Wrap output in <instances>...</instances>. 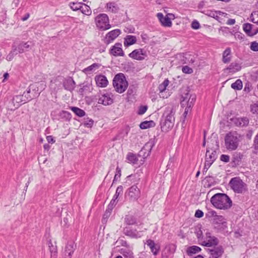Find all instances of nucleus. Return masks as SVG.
<instances>
[{"label": "nucleus", "mask_w": 258, "mask_h": 258, "mask_svg": "<svg viewBox=\"0 0 258 258\" xmlns=\"http://www.w3.org/2000/svg\"><path fill=\"white\" fill-rule=\"evenodd\" d=\"M211 202L216 208L226 210L232 206V201L225 194L218 193L214 195L211 199Z\"/></svg>", "instance_id": "obj_1"}, {"label": "nucleus", "mask_w": 258, "mask_h": 258, "mask_svg": "<svg viewBox=\"0 0 258 258\" xmlns=\"http://www.w3.org/2000/svg\"><path fill=\"white\" fill-rule=\"evenodd\" d=\"M241 140V136L237 132H229L225 137V148L229 151L235 150L238 148Z\"/></svg>", "instance_id": "obj_2"}, {"label": "nucleus", "mask_w": 258, "mask_h": 258, "mask_svg": "<svg viewBox=\"0 0 258 258\" xmlns=\"http://www.w3.org/2000/svg\"><path fill=\"white\" fill-rule=\"evenodd\" d=\"M112 84L114 90L118 93L125 92L128 86L125 76L122 73H118L115 75Z\"/></svg>", "instance_id": "obj_3"}, {"label": "nucleus", "mask_w": 258, "mask_h": 258, "mask_svg": "<svg viewBox=\"0 0 258 258\" xmlns=\"http://www.w3.org/2000/svg\"><path fill=\"white\" fill-rule=\"evenodd\" d=\"M96 27L101 31L108 30L111 28L108 15L104 13L98 14L94 19Z\"/></svg>", "instance_id": "obj_4"}, {"label": "nucleus", "mask_w": 258, "mask_h": 258, "mask_svg": "<svg viewBox=\"0 0 258 258\" xmlns=\"http://www.w3.org/2000/svg\"><path fill=\"white\" fill-rule=\"evenodd\" d=\"M231 188L237 193L242 194L247 190V185L239 177L232 178L229 183Z\"/></svg>", "instance_id": "obj_5"}, {"label": "nucleus", "mask_w": 258, "mask_h": 258, "mask_svg": "<svg viewBox=\"0 0 258 258\" xmlns=\"http://www.w3.org/2000/svg\"><path fill=\"white\" fill-rule=\"evenodd\" d=\"M209 214L210 216L213 217V224L215 228L224 230L227 227V222L223 216L218 215L214 211L209 212Z\"/></svg>", "instance_id": "obj_6"}, {"label": "nucleus", "mask_w": 258, "mask_h": 258, "mask_svg": "<svg viewBox=\"0 0 258 258\" xmlns=\"http://www.w3.org/2000/svg\"><path fill=\"white\" fill-rule=\"evenodd\" d=\"M175 108L172 104H169L165 107L164 112L162 116V118L168 120H170L173 122L175 121L174 115L175 113Z\"/></svg>", "instance_id": "obj_7"}, {"label": "nucleus", "mask_w": 258, "mask_h": 258, "mask_svg": "<svg viewBox=\"0 0 258 258\" xmlns=\"http://www.w3.org/2000/svg\"><path fill=\"white\" fill-rule=\"evenodd\" d=\"M207 252L209 254V258H219L222 256L224 252L222 246H214L212 248H207Z\"/></svg>", "instance_id": "obj_8"}, {"label": "nucleus", "mask_w": 258, "mask_h": 258, "mask_svg": "<svg viewBox=\"0 0 258 258\" xmlns=\"http://www.w3.org/2000/svg\"><path fill=\"white\" fill-rule=\"evenodd\" d=\"M126 194L131 201H137L140 197V190L137 185H134L128 189Z\"/></svg>", "instance_id": "obj_9"}, {"label": "nucleus", "mask_w": 258, "mask_h": 258, "mask_svg": "<svg viewBox=\"0 0 258 258\" xmlns=\"http://www.w3.org/2000/svg\"><path fill=\"white\" fill-rule=\"evenodd\" d=\"M121 33L120 29H116L107 33L103 40L104 43L109 44L117 38Z\"/></svg>", "instance_id": "obj_10"}, {"label": "nucleus", "mask_w": 258, "mask_h": 258, "mask_svg": "<svg viewBox=\"0 0 258 258\" xmlns=\"http://www.w3.org/2000/svg\"><path fill=\"white\" fill-rule=\"evenodd\" d=\"M169 16L174 17L172 14H168L166 16H164L162 13H158L157 14V17L162 25L164 27H170L172 25V22L170 20L171 17Z\"/></svg>", "instance_id": "obj_11"}, {"label": "nucleus", "mask_w": 258, "mask_h": 258, "mask_svg": "<svg viewBox=\"0 0 258 258\" xmlns=\"http://www.w3.org/2000/svg\"><path fill=\"white\" fill-rule=\"evenodd\" d=\"M130 57L138 60L144 59L145 56V51L143 49H137L133 50L128 54Z\"/></svg>", "instance_id": "obj_12"}, {"label": "nucleus", "mask_w": 258, "mask_h": 258, "mask_svg": "<svg viewBox=\"0 0 258 258\" xmlns=\"http://www.w3.org/2000/svg\"><path fill=\"white\" fill-rule=\"evenodd\" d=\"M121 46L122 45L120 43H116L110 49V53L115 56H124V53Z\"/></svg>", "instance_id": "obj_13"}, {"label": "nucleus", "mask_w": 258, "mask_h": 258, "mask_svg": "<svg viewBox=\"0 0 258 258\" xmlns=\"http://www.w3.org/2000/svg\"><path fill=\"white\" fill-rule=\"evenodd\" d=\"M112 95L110 93H105L102 94L99 99L98 103L102 104L104 105H108L113 103V99L112 98Z\"/></svg>", "instance_id": "obj_14"}, {"label": "nucleus", "mask_w": 258, "mask_h": 258, "mask_svg": "<svg viewBox=\"0 0 258 258\" xmlns=\"http://www.w3.org/2000/svg\"><path fill=\"white\" fill-rule=\"evenodd\" d=\"M174 122L166 119L163 118H161L160 121L161 128L162 132H167L169 130H171L174 125Z\"/></svg>", "instance_id": "obj_15"}, {"label": "nucleus", "mask_w": 258, "mask_h": 258, "mask_svg": "<svg viewBox=\"0 0 258 258\" xmlns=\"http://www.w3.org/2000/svg\"><path fill=\"white\" fill-rule=\"evenodd\" d=\"M217 158L216 152L212 150L211 152L209 149H207L205 158V164L208 163L210 166L213 163Z\"/></svg>", "instance_id": "obj_16"}, {"label": "nucleus", "mask_w": 258, "mask_h": 258, "mask_svg": "<svg viewBox=\"0 0 258 258\" xmlns=\"http://www.w3.org/2000/svg\"><path fill=\"white\" fill-rule=\"evenodd\" d=\"M76 83L72 78L69 77L64 79L63 86L64 88L70 92H72L75 88Z\"/></svg>", "instance_id": "obj_17"}, {"label": "nucleus", "mask_w": 258, "mask_h": 258, "mask_svg": "<svg viewBox=\"0 0 258 258\" xmlns=\"http://www.w3.org/2000/svg\"><path fill=\"white\" fill-rule=\"evenodd\" d=\"M241 69V66L239 63L232 62L228 67L224 69V72L228 73H235L239 71Z\"/></svg>", "instance_id": "obj_18"}, {"label": "nucleus", "mask_w": 258, "mask_h": 258, "mask_svg": "<svg viewBox=\"0 0 258 258\" xmlns=\"http://www.w3.org/2000/svg\"><path fill=\"white\" fill-rule=\"evenodd\" d=\"M146 244L150 247L151 251L154 255L158 254L160 250L159 245L156 244L154 241L151 239H148L146 241Z\"/></svg>", "instance_id": "obj_19"}, {"label": "nucleus", "mask_w": 258, "mask_h": 258, "mask_svg": "<svg viewBox=\"0 0 258 258\" xmlns=\"http://www.w3.org/2000/svg\"><path fill=\"white\" fill-rule=\"evenodd\" d=\"M233 121L236 126L239 127L246 126L249 123V119L246 117L235 118Z\"/></svg>", "instance_id": "obj_20"}, {"label": "nucleus", "mask_w": 258, "mask_h": 258, "mask_svg": "<svg viewBox=\"0 0 258 258\" xmlns=\"http://www.w3.org/2000/svg\"><path fill=\"white\" fill-rule=\"evenodd\" d=\"M31 99V97H26V94L16 95L13 98V102L18 104H24Z\"/></svg>", "instance_id": "obj_21"}, {"label": "nucleus", "mask_w": 258, "mask_h": 258, "mask_svg": "<svg viewBox=\"0 0 258 258\" xmlns=\"http://www.w3.org/2000/svg\"><path fill=\"white\" fill-rule=\"evenodd\" d=\"M95 81L97 85L100 87H105L108 84L106 77L103 75H99L95 77Z\"/></svg>", "instance_id": "obj_22"}, {"label": "nucleus", "mask_w": 258, "mask_h": 258, "mask_svg": "<svg viewBox=\"0 0 258 258\" xmlns=\"http://www.w3.org/2000/svg\"><path fill=\"white\" fill-rule=\"evenodd\" d=\"M232 58L231 50L230 47H227L222 53V61L224 63H229Z\"/></svg>", "instance_id": "obj_23"}, {"label": "nucleus", "mask_w": 258, "mask_h": 258, "mask_svg": "<svg viewBox=\"0 0 258 258\" xmlns=\"http://www.w3.org/2000/svg\"><path fill=\"white\" fill-rule=\"evenodd\" d=\"M123 233L125 235L132 238H138L141 237L139 232L136 229H131L126 227L123 229Z\"/></svg>", "instance_id": "obj_24"}, {"label": "nucleus", "mask_w": 258, "mask_h": 258, "mask_svg": "<svg viewBox=\"0 0 258 258\" xmlns=\"http://www.w3.org/2000/svg\"><path fill=\"white\" fill-rule=\"evenodd\" d=\"M253 26L254 25L251 24L245 23L243 25V29L248 36H252L258 33V30H256L254 32L251 33Z\"/></svg>", "instance_id": "obj_25"}, {"label": "nucleus", "mask_w": 258, "mask_h": 258, "mask_svg": "<svg viewBox=\"0 0 258 258\" xmlns=\"http://www.w3.org/2000/svg\"><path fill=\"white\" fill-rule=\"evenodd\" d=\"M31 48L29 42H21L18 46V51L20 53H23L25 51H28Z\"/></svg>", "instance_id": "obj_26"}, {"label": "nucleus", "mask_w": 258, "mask_h": 258, "mask_svg": "<svg viewBox=\"0 0 258 258\" xmlns=\"http://www.w3.org/2000/svg\"><path fill=\"white\" fill-rule=\"evenodd\" d=\"M137 42V38L135 36L127 35L124 38V45L125 46H128L132 45Z\"/></svg>", "instance_id": "obj_27"}, {"label": "nucleus", "mask_w": 258, "mask_h": 258, "mask_svg": "<svg viewBox=\"0 0 258 258\" xmlns=\"http://www.w3.org/2000/svg\"><path fill=\"white\" fill-rule=\"evenodd\" d=\"M201 248L196 245H192L189 246L186 249V253L188 256H191L194 254L200 252L201 251Z\"/></svg>", "instance_id": "obj_28"}, {"label": "nucleus", "mask_w": 258, "mask_h": 258, "mask_svg": "<svg viewBox=\"0 0 258 258\" xmlns=\"http://www.w3.org/2000/svg\"><path fill=\"white\" fill-rule=\"evenodd\" d=\"M106 8L107 11L111 12L113 13H116L118 11L117 5L114 2H109L106 4Z\"/></svg>", "instance_id": "obj_29"}, {"label": "nucleus", "mask_w": 258, "mask_h": 258, "mask_svg": "<svg viewBox=\"0 0 258 258\" xmlns=\"http://www.w3.org/2000/svg\"><path fill=\"white\" fill-rule=\"evenodd\" d=\"M74 248L73 244H68L64 251V258H71L72 254L74 251Z\"/></svg>", "instance_id": "obj_30"}, {"label": "nucleus", "mask_w": 258, "mask_h": 258, "mask_svg": "<svg viewBox=\"0 0 258 258\" xmlns=\"http://www.w3.org/2000/svg\"><path fill=\"white\" fill-rule=\"evenodd\" d=\"M206 237L208 239L207 241L211 244V247L218 245L219 243L218 239L216 237L211 236L210 233H206Z\"/></svg>", "instance_id": "obj_31"}, {"label": "nucleus", "mask_w": 258, "mask_h": 258, "mask_svg": "<svg viewBox=\"0 0 258 258\" xmlns=\"http://www.w3.org/2000/svg\"><path fill=\"white\" fill-rule=\"evenodd\" d=\"M126 160L128 162L133 164H135L138 161L137 155L133 153H128L126 156Z\"/></svg>", "instance_id": "obj_32"}, {"label": "nucleus", "mask_w": 258, "mask_h": 258, "mask_svg": "<svg viewBox=\"0 0 258 258\" xmlns=\"http://www.w3.org/2000/svg\"><path fill=\"white\" fill-rule=\"evenodd\" d=\"M155 126V123L153 120L144 121L141 122L140 124V127L141 129H147L151 127Z\"/></svg>", "instance_id": "obj_33"}, {"label": "nucleus", "mask_w": 258, "mask_h": 258, "mask_svg": "<svg viewBox=\"0 0 258 258\" xmlns=\"http://www.w3.org/2000/svg\"><path fill=\"white\" fill-rule=\"evenodd\" d=\"M242 158V154L240 153H235L232 157V162L235 165H239Z\"/></svg>", "instance_id": "obj_34"}, {"label": "nucleus", "mask_w": 258, "mask_h": 258, "mask_svg": "<svg viewBox=\"0 0 258 258\" xmlns=\"http://www.w3.org/2000/svg\"><path fill=\"white\" fill-rule=\"evenodd\" d=\"M121 253L123 255L124 258H134L133 252L128 248L121 249Z\"/></svg>", "instance_id": "obj_35"}, {"label": "nucleus", "mask_w": 258, "mask_h": 258, "mask_svg": "<svg viewBox=\"0 0 258 258\" xmlns=\"http://www.w3.org/2000/svg\"><path fill=\"white\" fill-rule=\"evenodd\" d=\"M80 10L84 15L87 16H90L91 15L92 11L90 7L85 4H83Z\"/></svg>", "instance_id": "obj_36"}, {"label": "nucleus", "mask_w": 258, "mask_h": 258, "mask_svg": "<svg viewBox=\"0 0 258 258\" xmlns=\"http://www.w3.org/2000/svg\"><path fill=\"white\" fill-rule=\"evenodd\" d=\"M192 95L189 94L188 93H185L184 95H182L180 101V104L181 107H184L187 104V102L188 100L189 97H191Z\"/></svg>", "instance_id": "obj_37"}, {"label": "nucleus", "mask_w": 258, "mask_h": 258, "mask_svg": "<svg viewBox=\"0 0 258 258\" xmlns=\"http://www.w3.org/2000/svg\"><path fill=\"white\" fill-rule=\"evenodd\" d=\"M48 246L49 247L50 252H51V257L56 258L57 252L56 246H53L50 240L48 242Z\"/></svg>", "instance_id": "obj_38"}, {"label": "nucleus", "mask_w": 258, "mask_h": 258, "mask_svg": "<svg viewBox=\"0 0 258 258\" xmlns=\"http://www.w3.org/2000/svg\"><path fill=\"white\" fill-rule=\"evenodd\" d=\"M242 82L240 79L237 80L234 83H232L231 87L232 89L236 90H240L242 88Z\"/></svg>", "instance_id": "obj_39"}, {"label": "nucleus", "mask_w": 258, "mask_h": 258, "mask_svg": "<svg viewBox=\"0 0 258 258\" xmlns=\"http://www.w3.org/2000/svg\"><path fill=\"white\" fill-rule=\"evenodd\" d=\"M83 4L82 3L79 2H71L69 6L73 11H77L81 10Z\"/></svg>", "instance_id": "obj_40"}, {"label": "nucleus", "mask_w": 258, "mask_h": 258, "mask_svg": "<svg viewBox=\"0 0 258 258\" xmlns=\"http://www.w3.org/2000/svg\"><path fill=\"white\" fill-rule=\"evenodd\" d=\"M125 222L128 225H134L136 223V218L132 215H126L125 218Z\"/></svg>", "instance_id": "obj_41"}, {"label": "nucleus", "mask_w": 258, "mask_h": 258, "mask_svg": "<svg viewBox=\"0 0 258 258\" xmlns=\"http://www.w3.org/2000/svg\"><path fill=\"white\" fill-rule=\"evenodd\" d=\"M71 110L79 117H83L85 115V112L78 107H72Z\"/></svg>", "instance_id": "obj_42"}, {"label": "nucleus", "mask_w": 258, "mask_h": 258, "mask_svg": "<svg viewBox=\"0 0 258 258\" xmlns=\"http://www.w3.org/2000/svg\"><path fill=\"white\" fill-rule=\"evenodd\" d=\"M196 97L195 95H192L191 97H189L188 100L187 102V104L185 107L189 108V109L191 110V108L194 106V104L196 101Z\"/></svg>", "instance_id": "obj_43"}, {"label": "nucleus", "mask_w": 258, "mask_h": 258, "mask_svg": "<svg viewBox=\"0 0 258 258\" xmlns=\"http://www.w3.org/2000/svg\"><path fill=\"white\" fill-rule=\"evenodd\" d=\"M169 80L168 79H165L162 83L159 85L158 89L160 93L164 92L166 90V87L169 85Z\"/></svg>", "instance_id": "obj_44"}, {"label": "nucleus", "mask_w": 258, "mask_h": 258, "mask_svg": "<svg viewBox=\"0 0 258 258\" xmlns=\"http://www.w3.org/2000/svg\"><path fill=\"white\" fill-rule=\"evenodd\" d=\"M153 146V144L152 142L147 143V144H145V146L142 148L141 151L140 152V153H141L144 151L148 150L149 151V152L147 154V156H148L149 154V153L151 152V150Z\"/></svg>", "instance_id": "obj_45"}, {"label": "nucleus", "mask_w": 258, "mask_h": 258, "mask_svg": "<svg viewBox=\"0 0 258 258\" xmlns=\"http://www.w3.org/2000/svg\"><path fill=\"white\" fill-rule=\"evenodd\" d=\"M100 66V64L94 63L91 64V66H89L88 67L85 68L84 70V72H89L93 71V70L98 69Z\"/></svg>", "instance_id": "obj_46"}, {"label": "nucleus", "mask_w": 258, "mask_h": 258, "mask_svg": "<svg viewBox=\"0 0 258 258\" xmlns=\"http://www.w3.org/2000/svg\"><path fill=\"white\" fill-rule=\"evenodd\" d=\"M122 192H123V187L121 185H119V186H118L117 187L116 191H115V194L114 195L113 198L117 200L118 196H119V195L122 194Z\"/></svg>", "instance_id": "obj_47"}, {"label": "nucleus", "mask_w": 258, "mask_h": 258, "mask_svg": "<svg viewBox=\"0 0 258 258\" xmlns=\"http://www.w3.org/2000/svg\"><path fill=\"white\" fill-rule=\"evenodd\" d=\"M121 176V169L117 166L116 169V173L114 176L113 180V183H115V182L118 180V178H120Z\"/></svg>", "instance_id": "obj_48"}, {"label": "nucleus", "mask_w": 258, "mask_h": 258, "mask_svg": "<svg viewBox=\"0 0 258 258\" xmlns=\"http://www.w3.org/2000/svg\"><path fill=\"white\" fill-rule=\"evenodd\" d=\"M250 20L253 23H258V14L254 13H252L250 16Z\"/></svg>", "instance_id": "obj_49"}, {"label": "nucleus", "mask_w": 258, "mask_h": 258, "mask_svg": "<svg viewBox=\"0 0 258 258\" xmlns=\"http://www.w3.org/2000/svg\"><path fill=\"white\" fill-rule=\"evenodd\" d=\"M250 48L253 51H258V42L256 41L252 42L250 44Z\"/></svg>", "instance_id": "obj_50"}, {"label": "nucleus", "mask_w": 258, "mask_h": 258, "mask_svg": "<svg viewBox=\"0 0 258 258\" xmlns=\"http://www.w3.org/2000/svg\"><path fill=\"white\" fill-rule=\"evenodd\" d=\"M233 35L236 39L240 40H244V35L240 32H235Z\"/></svg>", "instance_id": "obj_51"}, {"label": "nucleus", "mask_w": 258, "mask_h": 258, "mask_svg": "<svg viewBox=\"0 0 258 258\" xmlns=\"http://www.w3.org/2000/svg\"><path fill=\"white\" fill-rule=\"evenodd\" d=\"M250 109L253 113L258 114V102L251 105Z\"/></svg>", "instance_id": "obj_52"}, {"label": "nucleus", "mask_w": 258, "mask_h": 258, "mask_svg": "<svg viewBox=\"0 0 258 258\" xmlns=\"http://www.w3.org/2000/svg\"><path fill=\"white\" fill-rule=\"evenodd\" d=\"M94 121L92 119L88 118L86 120L84 121V124L85 126L88 127H91L93 125Z\"/></svg>", "instance_id": "obj_53"}, {"label": "nucleus", "mask_w": 258, "mask_h": 258, "mask_svg": "<svg viewBox=\"0 0 258 258\" xmlns=\"http://www.w3.org/2000/svg\"><path fill=\"white\" fill-rule=\"evenodd\" d=\"M182 71L184 73L189 74L193 72L192 69L186 66L182 67Z\"/></svg>", "instance_id": "obj_54"}, {"label": "nucleus", "mask_w": 258, "mask_h": 258, "mask_svg": "<svg viewBox=\"0 0 258 258\" xmlns=\"http://www.w3.org/2000/svg\"><path fill=\"white\" fill-rule=\"evenodd\" d=\"M147 106H141L140 107L138 110V114L140 115H142L144 114L147 110Z\"/></svg>", "instance_id": "obj_55"}, {"label": "nucleus", "mask_w": 258, "mask_h": 258, "mask_svg": "<svg viewBox=\"0 0 258 258\" xmlns=\"http://www.w3.org/2000/svg\"><path fill=\"white\" fill-rule=\"evenodd\" d=\"M230 157L228 155L222 154L220 157V160L224 162H228Z\"/></svg>", "instance_id": "obj_56"}, {"label": "nucleus", "mask_w": 258, "mask_h": 258, "mask_svg": "<svg viewBox=\"0 0 258 258\" xmlns=\"http://www.w3.org/2000/svg\"><path fill=\"white\" fill-rule=\"evenodd\" d=\"M89 87H90V85H84V84H83L82 87H81L79 89V92L80 93L82 94L84 91L88 90V89H89Z\"/></svg>", "instance_id": "obj_57"}, {"label": "nucleus", "mask_w": 258, "mask_h": 258, "mask_svg": "<svg viewBox=\"0 0 258 258\" xmlns=\"http://www.w3.org/2000/svg\"><path fill=\"white\" fill-rule=\"evenodd\" d=\"M200 24L197 21L194 20V21H192L191 23L192 28H193L194 29H198L200 28Z\"/></svg>", "instance_id": "obj_58"}, {"label": "nucleus", "mask_w": 258, "mask_h": 258, "mask_svg": "<svg viewBox=\"0 0 258 258\" xmlns=\"http://www.w3.org/2000/svg\"><path fill=\"white\" fill-rule=\"evenodd\" d=\"M204 216V213L200 210H198L196 211L195 216L197 218H201Z\"/></svg>", "instance_id": "obj_59"}, {"label": "nucleus", "mask_w": 258, "mask_h": 258, "mask_svg": "<svg viewBox=\"0 0 258 258\" xmlns=\"http://www.w3.org/2000/svg\"><path fill=\"white\" fill-rule=\"evenodd\" d=\"M16 50V48L14 49L13 51H11L7 56V59L10 61L13 57L14 54V51Z\"/></svg>", "instance_id": "obj_60"}, {"label": "nucleus", "mask_w": 258, "mask_h": 258, "mask_svg": "<svg viewBox=\"0 0 258 258\" xmlns=\"http://www.w3.org/2000/svg\"><path fill=\"white\" fill-rule=\"evenodd\" d=\"M253 146L254 148L258 150V134L256 135L254 138Z\"/></svg>", "instance_id": "obj_61"}, {"label": "nucleus", "mask_w": 258, "mask_h": 258, "mask_svg": "<svg viewBox=\"0 0 258 258\" xmlns=\"http://www.w3.org/2000/svg\"><path fill=\"white\" fill-rule=\"evenodd\" d=\"M46 140L49 143H54L55 142V140L52 136H47Z\"/></svg>", "instance_id": "obj_62"}, {"label": "nucleus", "mask_w": 258, "mask_h": 258, "mask_svg": "<svg viewBox=\"0 0 258 258\" xmlns=\"http://www.w3.org/2000/svg\"><path fill=\"white\" fill-rule=\"evenodd\" d=\"M117 203V200L113 198L111 200V201H110V203L109 204V205H111L114 207L116 205Z\"/></svg>", "instance_id": "obj_63"}, {"label": "nucleus", "mask_w": 258, "mask_h": 258, "mask_svg": "<svg viewBox=\"0 0 258 258\" xmlns=\"http://www.w3.org/2000/svg\"><path fill=\"white\" fill-rule=\"evenodd\" d=\"M235 23V19H229L228 20L227 22H226V24L227 25H231L234 24Z\"/></svg>", "instance_id": "obj_64"}]
</instances>
